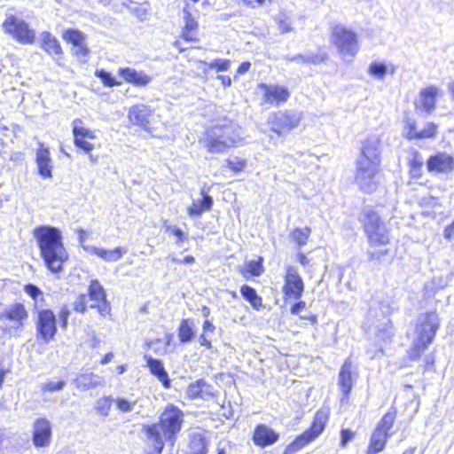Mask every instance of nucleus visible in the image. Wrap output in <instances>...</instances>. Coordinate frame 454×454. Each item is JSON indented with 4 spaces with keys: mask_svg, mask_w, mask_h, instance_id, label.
Returning <instances> with one entry per match:
<instances>
[{
    "mask_svg": "<svg viewBox=\"0 0 454 454\" xmlns=\"http://www.w3.org/2000/svg\"><path fill=\"white\" fill-rule=\"evenodd\" d=\"M257 89L262 91L261 105L262 106H282L289 100L291 96L287 86L278 83L260 82L257 84Z\"/></svg>",
    "mask_w": 454,
    "mask_h": 454,
    "instance_id": "obj_17",
    "label": "nucleus"
},
{
    "mask_svg": "<svg viewBox=\"0 0 454 454\" xmlns=\"http://www.w3.org/2000/svg\"><path fill=\"white\" fill-rule=\"evenodd\" d=\"M29 312L23 302L14 301L0 311L2 334L8 337H20L28 324Z\"/></svg>",
    "mask_w": 454,
    "mask_h": 454,
    "instance_id": "obj_9",
    "label": "nucleus"
},
{
    "mask_svg": "<svg viewBox=\"0 0 454 454\" xmlns=\"http://www.w3.org/2000/svg\"><path fill=\"white\" fill-rule=\"evenodd\" d=\"M184 422L183 411L173 403H168L159 417L157 423L144 425L142 431L145 434L147 454H161L164 441L174 446Z\"/></svg>",
    "mask_w": 454,
    "mask_h": 454,
    "instance_id": "obj_1",
    "label": "nucleus"
},
{
    "mask_svg": "<svg viewBox=\"0 0 454 454\" xmlns=\"http://www.w3.org/2000/svg\"><path fill=\"white\" fill-rule=\"evenodd\" d=\"M114 358V353L108 352L103 356V357L100 359L99 364H106L110 363Z\"/></svg>",
    "mask_w": 454,
    "mask_h": 454,
    "instance_id": "obj_64",
    "label": "nucleus"
},
{
    "mask_svg": "<svg viewBox=\"0 0 454 454\" xmlns=\"http://www.w3.org/2000/svg\"><path fill=\"white\" fill-rule=\"evenodd\" d=\"M276 22H277L279 31L282 34L289 33L293 29L292 22H291L290 19L285 14L279 15L276 19Z\"/></svg>",
    "mask_w": 454,
    "mask_h": 454,
    "instance_id": "obj_48",
    "label": "nucleus"
},
{
    "mask_svg": "<svg viewBox=\"0 0 454 454\" xmlns=\"http://www.w3.org/2000/svg\"><path fill=\"white\" fill-rule=\"evenodd\" d=\"M356 437V432L349 428H341L340 431V447L344 448L347 444L354 440Z\"/></svg>",
    "mask_w": 454,
    "mask_h": 454,
    "instance_id": "obj_49",
    "label": "nucleus"
},
{
    "mask_svg": "<svg viewBox=\"0 0 454 454\" xmlns=\"http://www.w3.org/2000/svg\"><path fill=\"white\" fill-rule=\"evenodd\" d=\"M396 417L397 411L394 407L385 412L370 436L365 454H378L385 450Z\"/></svg>",
    "mask_w": 454,
    "mask_h": 454,
    "instance_id": "obj_10",
    "label": "nucleus"
},
{
    "mask_svg": "<svg viewBox=\"0 0 454 454\" xmlns=\"http://www.w3.org/2000/svg\"><path fill=\"white\" fill-rule=\"evenodd\" d=\"M302 118L301 114L291 110L273 112L269 120L270 130L278 136H284L297 128Z\"/></svg>",
    "mask_w": 454,
    "mask_h": 454,
    "instance_id": "obj_13",
    "label": "nucleus"
},
{
    "mask_svg": "<svg viewBox=\"0 0 454 454\" xmlns=\"http://www.w3.org/2000/svg\"><path fill=\"white\" fill-rule=\"evenodd\" d=\"M2 27L4 33L21 44H33L35 42L34 29L15 15H8L3 21Z\"/></svg>",
    "mask_w": 454,
    "mask_h": 454,
    "instance_id": "obj_12",
    "label": "nucleus"
},
{
    "mask_svg": "<svg viewBox=\"0 0 454 454\" xmlns=\"http://www.w3.org/2000/svg\"><path fill=\"white\" fill-rule=\"evenodd\" d=\"M427 171L434 174H449L454 171V157L445 152H437L427 159Z\"/></svg>",
    "mask_w": 454,
    "mask_h": 454,
    "instance_id": "obj_24",
    "label": "nucleus"
},
{
    "mask_svg": "<svg viewBox=\"0 0 454 454\" xmlns=\"http://www.w3.org/2000/svg\"><path fill=\"white\" fill-rule=\"evenodd\" d=\"M62 38L72 45V54L77 59H85L90 51L86 43L85 35L74 28H67L62 34Z\"/></svg>",
    "mask_w": 454,
    "mask_h": 454,
    "instance_id": "obj_22",
    "label": "nucleus"
},
{
    "mask_svg": "<svg viewBox=\"0 0 454 454\" xmlns=\"http://www.w3.org/2000/svg\"><path fill=\"white\" fill-rule=\"evenodd\" d=\"M73 309L80 314L87 312L88 308L97 310L100 318L112 317V306L103 286L98 279L90 282L87 294H80L73 302Z\"/></svg>",
    "mask_w": 454,
    "mask_h": 454,
    "instance_id": "obj_7",
    "label": "nucleus"
},
{
    "mask_svg": "<svg viewBox=\"0 0 454 454\" xmlns=\"http://www.w3.org/2000/svg\"><path fill=\"white\" fill-rule=\"evenodd\" d=\"M72 126L74 145L76 148L90 155L95 148L99 147V144H96L95 142L97 140L95 131L86 128L81 119H74L72 122Z\"/></svg>",
    "mask_w": 454,
    "mask_h": 454,
    "instance_id": "obj_16",
    "label": "nucleus"
},
{
    "mask_svg": "<svg viewBox=\"0 0 454 454\" xmlns=\"http://www.w3.org/2000/svg\"><path fill=\"white\" fill-rule=\"evenodd\" d=\"M199 341H200V346H202L207 349L212 348V342L210 340L207 339V333L201 332V333L200 334V337H199Z\"/></svg>",
    "mask_w": 454,
    "mask_h": 454,
    "instance_id": "obj_60",
    "label": "nucleus"
},
{
    "mask_svg": "<svg viewBox=\"0 0 454 454\" xmlns=\"http://www.w3.org/2000/svg\"><path fill=\"white\" fill-rule=\"evenodd\" d=\"M296 301H297L294 302L290 308V312L293 315H298L306 307V303L304 301H301L300 299Z\"/></svg>",
    "mask_w": 454,
    "mask_h": 454,
    "instance_id": "obj_58",
    "label": "nucleus"
},
{
    "mask_svg": "<svg viewBox=\"0 0 454 454\" xmlns=\"http://www.w3.org/2000/svg\"><path fill=\"white\" fill-rule=\"evenodd\" d=\"M331 37L341 55L354 56L358 51V36L352 29L336 24L331 29Z\"/></svg>",
    "mask_w": 454,
    "mask_h": 454,
    "instance_id": "obj_11",
    "label": "nucleus"
},
{
    "mask_svg": "<svg viewBox=\"0 0 454 454\" xmlns=\"http://www.w3.org/2000/svg\"><path fill=\"white\" fill-rule=\"evenodd\" d=\"M36 336L45 343L55 339L58 333L57 317L51 309H41L35 317Z\"/></svg>",
    "mask_w": 454,
    "mask_h": 454,
    "instance_id": "obj_15",
    "label": "nucleus"
},
{
    "mask_svg": "<svg viewBox=\"0 0 454 454\" xmlns=\"http://www.w3.org/2000/svg\"><path fill=\"white\" fill-rule=\"evenodd\" d=\"M418 361H419V359ZM420 361H421L420 367L422 369L423 373L435 371V364H436L435 352H430L426 355H424V353H423L421 356Z\"/></svg>",
    "mask_w": 454,
    "mask_h": 454,
    "instance_id": "obj_43",
    "label": "nucleus"
},
{
    "mask_svg": "<svg viewBox=\"0 0 454 454\" xmlns=\"http://www.w3.org/2000/svg\"><path fill=\"white\" fill-rule=\"evenodd\" d=\"M237 2L242 4L247 8L255 9L261 6H263L268 4L273 3L275 0H236Z\"/></svg>",
    "mask_w": 454,
    "mask_h": 454,
    "instance_id": "obj_54",
    "label": "nucleus"
},
{
    "mask_svg": "<svg viewBox=\"0 0 454 454\" xmlns=\"http://www.w3.org/2000/svg\"><path fill=\"white\" fill-rule=\"evenodd\" d=\"M184 24L178 37L174 41L173 45L179 52H184L187 48L183 47V42L192 44L200 42L199 23L192 17L189 11H184Z\"/></svg>",
    "mask_w": 454,
    "mask_h": 454,
    "instance_id": "obj_18",
    "label": "nucleus"
},
{
    "mask_svg": "<svg viewBox=\"0 0 454 454\" xmlns=\"http://www.w3.org/2000/svg\"><path fill=\"white\" fill-rule=\"evenodd\" d=\"M52 439V426L45 417L35 419L32 425V442L35 447L43 448L51 444Z\"/></svg>",
    "mask_w": 454,
    "mask_h": 454,
    "instance_id": "obj_21",
    "label": "nucleus"
},
{
    "mask_svg": "<svg viewBox=\"0 0 454 454\" xmlns=\"http://www.w3.org/2000/svg\"><path fill=\"white\" fill-rule=\"evenodd\" d=\"M438 135V125L434 121H428L422 129H418L416 121L407 119L404 121V138L409 141H419L434 139Z\"/></svg>",
    "mask_w": 454,
    "mask_h": 454,
    "instance_id": "obj_20",
    "label": "nucleus"
},
{
    "mask_svg": "<svg viewBox=\"0 0 454 454\" xmlns=\"http://www.w3.org/2000/svg\"><path fill=\"white\" fill-rule=\"evenodd\" d=\"M251 68V63L249 61L241 62L236 69L237 75H243L247 74Z\"/></svg>",
    "mask_w": 454,
    "mask_h": 454,
    "instance_id": "obj_59",
    "label": "nucleus"
},
{
    "mask_svg": "<svg viewBox=\"0 0 454 454\" xmlns=\"http://www.w3.org/2000/svg\"><path fill=\"white\" fill-rule=\"evenodd\" d=\"M115 403L117 408L122 412L130 411L136 404L135 402H129L124 398H117Z\"/></svg>",
    "mask_w": 454,
    "mask_h": 454,
    "instance_id": "obj_55",
    "label": "nucleus"
},
{
    "mask_svg": "<svg viewBox=\"0 0 454 454\" xmlns=\"http://www.w3.org/2000/svg\"><path fill=\"white\" fill-rule=\"evenodd\" d=\"M91 253L105 262H113L120 260L126 253L125 247H115L114 249H104L100 247H93Z\"/></svg>",
    "mask_w": 454,
    "mask_h": 454,
    "instance_id": "obj_37",
    "label": "nucleus"
},
{
    "mask_svg": "<svg viewBox=\"0 0 454 454\" xmlns=\"http://www.w3.org/2000/svg\"><path fill=\"white\" fill-rule=\"evenodd\" d=\"M215 330V326L210 320H205L202 324V332L205 333H213Z\"/></svg>",
    "mask_w": 454,
    "mask_h": 454,
    "instance_id": "obj_61",
    "label": "nucleus"
},
{
    "mask_svg": "<svg viewBox=\"0 0 454 454\" xmlns=\"http://www.w3.org/2000/svg\"><path fill=\"white\" fill-rule=\"evenodd\" d=\"M440 95L441 90L436 86L429 85L421 89L419 91V99L415 103V108L431 114L436 107L437 97Z\"/></svg>",
    "mask_w": 454,
    "mask_h": 454,
    "instance_id": "obj_26",
    "label": "nucleus"
},
{
    "mask_svg": "<svg viewBox=\"0 0 454 454\" xmlns=\"http://www.w3.org/2000/svg\"><path fill=\"white\" fill-rule=\"evenodd\" d=\"M64 386H65V381L63 380H58L55 382L50 381V382L44 383L42 386L41 390L43 393H48V392L51 393V392H55V391H59V390L62 389Z\"/></svg>",
    "mask_w": 454,
    "mask_h": 454,
    "instance_id": "obj_52",
    "label": "nucleus"
},
{
    "mask_svg": "<svg viewBox=\"0 0 454 454\" xmlns=\"http://www.w3.org/2000/svg\"><path fill=\"white\" fill-rule=\"evenodd\" d=\"M35 161L36 164L37 174L43 179H51L52 177L53 163L50 150L43 143L38 144L35 151Z\"/></svg>",
    "mask_w": 454,
    "mask_h": 454,
    "instance_id": "obj_25",
    "label": "nucleus"
},
{
    "mask_svg": "<svg viewBox=\"0 0 454 454\" xmlns=\"http://www.w3.org/2000/svg\"><path fill=\"white\" fill-rule=\"evenodd\" d=\"M41 49L54 59H60L64 54L59 41L50 32L44 31L41 34Z\"/></svg>",
    "mask_w": 454,
    "mask_h": 454,
    "instance_id": "obj_29",
    "label": "nucleus"
},
{
    "mask_svg": "<svg viewBox=\"0 0 454 454\" xmlns=\"http://www.w3.org/2000/svg\"><path fill=\"white\" fill-rule=\"evenodd\" d=\"M24 292L36 303L43 301V293L34 284H26L23 287Z\"/></svg>",
    "mask_w": 454,
    "mask_h": 454,
    "instance_id": "obj_44",
    "label": "nucleus"
},
{
    "mask_svg": "<svg viewBox=\"0 0 454 454\" xmlns=\"http://www.w3.org/2000/svg\"><path fill=\"white\" fill-rule=\"evenodd\" d=\"M210 441L203 432H192L189 434L185 454H207Z\"/></svg>",
    "mask_w": 454,
    "mask_h": 454,
    "instance_id": "obj_30",
    "label": "nucleus"
},
{
    "mask_svg": "<svg viewBox=\"0 0 454 454\" xmlns=\"http://www.w3.org/2000/svg\"><path fill=\"white\" fill-rule=\"evenodd\" d=\"M119 75L128 83L135 87H145L148 85L152 77L144 71H137L132 67H120L118 69Z\"/></svg>",
    "mask_w": 454,
    "mask_h": 454,
    "instance_id": "obj_28",
    "label": "nucleus"
},
{
    "mask_svg": "<svg viewBox=\"0 0 454 454\" xmlns=\"http://www.w3.org/2000/svg\"><path fill=\"white\" fill-rule=\"evenodd\" d=\"M226 165L232 172L239 173L246 168L247 160L240 158H236L234 160H227Z\"/></svg>",
    "mask_w": 454,
    "mask_h": 454,
    "instance_id": "obj_50",
    "label": "nucleus"
},
{
    "mask_svg": "<svg viewBox=\"0 0 454 454\" xmlns=\"http://www.w3.org/2000/svg\"><path fill=\"white\" fill-rule=\"evenodd\" d=\"M186 395L190 400L207 399L215 395L212 386L203 379H200L188 385Z\"/></svg>",
    "mask_w": 454,
    "mask_h": 454,
    "instance_id": "obj_31",
    "label": "nucleus"
},
{
    "mask_svg": "<svg viewBox=\"0 0 454 454\" xmlns=\"http://www.w3.org/2000/svg\"><path fill=\"white\" fill-rule=\"evenodd\" d=\"M14 137V129H11L5 125H0V152L12 144Z\"/></svg>",
    "mask_w": 454,
    "mask_h": 454,
    "instance_id": "obj_42",
    "label": "nucleus"
},
{
    "mask_svg": "<svg viewBox=\"0 0 454 454\" xmlns=\"http://www.w3.org/2000/svg\"><path fill=\"white\" fill-rule=\"evenodd\" d=\"M111 405V397H102L98 401L97 410L100 414L106 416L110 411Z\"/></svg>",
    "mask_w": 454,
    "mask_h": 454,
    "instance_id": "obj_53",
    "label": "nucleus"
},
{
    "mask_svg": "<svg viewBox=\"0 0 454 454\" xmlns=\"http://www.w3.org/2000/svg\"><path fill=\"white\" fill-rule=\"evenodd\" d=\"M279 438L280 434L264 423L256 424L251 434L253 443L261 449L274 445Z\"/></svg>",
    "mask_w": 454,
    "mask_h": 454,
    "instance_id": "obj_23",
    "label": "nucleus"
},
{
    "mask_svg": "<svg viewBox=\"0 0 454 454\" xmlns=\"http://www.w3.org/2000/svg\"><path fill=\"white\" fill-rule=\"evenodd\" d=\"M145 361L150 372L157 377V379L162 383L165 388H169L171 386L170 380L161 361L156 358H153L150 356H145Z\"/></svg>",
    "mask_w": 454,
    "mask_h": 454,
    "instance_id": "obj_34",
    "label": "nucleus"
},
{
    "mask_svg": "<svg viewBox=\"0 0 454 454\" xmlns=\"http://www.w3.org/2000/svg\"><path fill=\"white\" fill-rule=\"evenodd\" d=\"M167 230L170 231L171 233L176 238V243H182L187 239V235L178 227L168 226Z\"/></svg>",
    "mask_w": 454,
    "mask_h": 454,
    "instance_id": "obj_57",
    "label": "nucleus"
},
{
    "mask_svg": "<svg viewBox=\"0 0 454 454\" xmlns=\"http://www.w3.org/2000/svg\"><path fill=\"white\" fill-rule=\"evenodd\" d=\"M378 143L366 140L357 160L355 180L364 193L371 194L377 188L376 176L380 171Z\"/></svg>",
    "mask_w": 454,
    "mask_h": 454,
    "instance_id": "obj_5",
    "label": "nucleus"
},
{
    "mask_svg": "<svg viewBox=\"0 0 454 454\" xmlns=\"http://www.w3.org/2000/svg\"><path fill=\"white\" fill-rule=\"evenodd\" d=\"M369 73L377 78H382L387 73V67L383 63L373 62L369 66Z\"/></svg>",
    "mask_w": 454,
    "mask_h": 454,
    "instance_id": "obj_47",
    "label": "nucleus"
},
{
    "mask_svg": "<svg viewBox=\"0 0 454 454\" xmlns=\"http://www.w3.org/2000/svg\"><path fill=\"white\" fill-rule=\"evenodd\" d=\"M441 320L435 309L426 311L419 315L415 323V339L407 351L410 361H417L434 341L440 328Z\"/></svg>",
    "mask_w": 454,
    "mask_h": 454,
    "instance_id": "obj_6",
    "label": "nucleus"
},
{
    "mask_svg": "<svg viewBox=\"0 0 454 454\" xmlns=\"http://www.w3.org/2000/svg\"><path fill=\"white\" fill-rule=\"evenodd\" d=\"M411 158L408 160V175L410 179L418 180L423 176L424 161L421 153L417 149L410 151Z\"/></svg>",
    "mask_w": 454,
    "mask_h": 454,
    "instance_id": "obj_33",
    "label": "nucleus"
},
{
    "mask_svg": "<svg viewBox=\"0 0 454 454\" xmlns=\"http://www.w3.org/2000/svg\"><path fill=\"white\" fill-rule=\"evenodd\" d=\"M304 282L297 271V269L289 265L284 275L282 292L286 300H299L304 293Z\"/></svg>",
    "mask_w": 454,
    "mask_h": 454,
    "instance_id": "obj_19",
    "label": "nucleus"
},
{
    "mask_svg": "<svg viewBox=\"0 0 454 454\" xmlns=\"http://www.w3.org/2000/svg\"><path fill=\"white\" fill-rule=\"evenodd\" d=\"M331 416V409L323 405L316 411L306 430L298 434L284 449L282 454H294L315 441L325 431Z\"/></svg>",
    "mask_w": 454,
    "mask_h": 454,
    "instance_id": "obj_8",
    "label": "nucleus"
},
{
    "mask_svg": "<svg viewBox=\"0 0 454 454\" xmlns=\"http://www.w3.org/2000/svg\"><path fill=\"white\" fill-rule=\"evenodd\" d=\"M444 237L447 239H450L451 238L454 237V221L450 224H449L445 227Z\"/></svg>",
    "mask_w": 454,
    "mask_h": 454,
    "instance_id": "obj_63",
    "label": "nucleus"
},
{
    "mask_svg": "<svg viewBox=\"0 0 454 454\" xmlns=\"http://www.w3.org/2000/svg\"><path fill=\"white\" fill-rule=\"evenodd\" d=\"M295 261L303 268L311 265L309 257L302 251H298L295 254Z\"/></svg>",
    "mask_w": 454,
    "mask_h": 454,
    "instance_id": "obj_56",
    "label": "nucleus"
},
{
    "mask_svg": "<svg viewBox=\"0 0 454 454\" xmlns=\"http://www.w3.org/2000/svg\"><path fill=\"white\" fill-rule=\"evenodd\" d=\"M95 76L99 78L103 85L108 88L118 87L122 84L121 81L117 80L111 73L104 69H97Z\"/></svg>",
    "mask_w": 454,
    "mask_h": 454,
    "instance_id": "obj_41",
    "label": "nucleus"
},
{
    "mask_svg": "<svg viewBox=\"0 0 454 454\" xmlns=\"http://www.w3.org/2000/svg\"><path fill=\"white\" fill-rule=\"evenodd\" d=\"M202 198L200 200H193L187 207V214L191 217L200 216L202 213L210 211L213 207V199L207 192L200 190Z\"/></svg>",
    "mask_w": 454,
    "mask_h": 454,
    "instance_id": "obj_32",
    "label": "nucleus"
},
{
    "mask_svg": "<svg viewBox=\"0 0 454 454\" xmlns=\"http://www.w3.org/2000/svg\"><path fill=\"white\" fill-rule=\"evenodd\" d=\"M240 294L254 310H260L262 308V298L254 287L248 285H242L240 286Z\"/></svg>",
    "mask_w": 454,
    "mask_h": 454,
    "instance_id": "obj_40",
    "label": "nucleus"
},
{
    "mask_svg": "<svg viewBox=\"0 0 454 454\" xmlns=\"http://www.w3.org/2000/svg\"><path fill=\"white\" fill-rule=\"evenodd\" d=\"M263 262V257L259 256L254 261L245 262L244 266L240 268L239 271L247 279L251 277H259L264 272Z\"/></svg>",
    "mask_w": 454,
    "mask_h": 454,
    "instance_id": "obj_36",
    "label": "nucleus"
},
{
    "mask_svg": "<svg viewBox=\"0 0 454 454\" xmlns=\"http://www.w3.org/2000/svg\"><path fill=\"white\" fill-rule=\"evenodd\" d=\"M128 121L131 126L139 129L151 132L153 125L158 121L159 115L154 110L145 104H135L128 111Z\"/></svg>",
    "mask_w": 454,
    "mask_h": 454,
    "instance_id": "obj_14",
    "label": "nucleus"
},
{
    "mask_svg": "<svg viewBox=\"0 0 454 454\" xmlns=\"http://www.w3.org/2000/svg\"><path fill=\"white\" fill-rule=\"evenodd\" d=\"M101 378L94 372L80 373L75 380V385L82 390H88L101 385Z\"/></svg>",
    "mask_w": 454,
    "mask_h": 454,
    "instance_id": "obj_38",
    "label": "nucleus"
},
{
    "mask_svg": "<svg viewBox=\"0 0 454 454\" xmlns=\"http://www.w3.org/2000/svg\"><path fill=\"white\" fill-rule=\"evenodd\" d=\"M216 78L218 81H220L221 84L225 88H228L231 85L232 80L230 75L219 74L217 75Z\"/></svg>",
    "mask_w": 454,
    "mask_h": 454,
    "instance_id": "obj_62",
    "label": "nucleus"
},
{
    "mask_svg": "<svg viewBox=\"0 0 454 454\" xmlns=\"http://www.w3.org/2000/svg\"><path fill=\"white\" fill-rule=\"evenodd\" d=\"M240 140L238 126L223 117L205 129L200 143L208 153L220 154L236 147Z\"/></svg>",
    "mask_w": 454,
    "mask_h": 454,
    "instance_id": "obj_4",
    "label": "nucleus"
},
{
    "mask_svg": "<svg viewBox=\"0 0 454 454\" xmlns=\"http://www.w3.org/2000/svg\"><path fill=\"white\" fill-rule=\"evenodd\" d=\"M360 222L368 246L372 248L367 254L368 260L376 265L382 263L384 258L390 254L387 247L392 239L389 227L374 208L363 210Z\"/></svg>",
    "mask_w": 454,
    "mask_h": 454,
    "instance_id": "obj_2",
    "label": "nucleus"
},
{
    "mask_svg": "<svg viewBox=\"0 0 454 454\" xmlns=\"http://www.w3.org/2000/svg\"><path fill=\"white\" fill-rule=\"evenodd\" d=\"M328 59V55L325 51H320L315 54L308 55L302 58V63L318 65L325 62Z\"/></svg>",
    "mask_w": 454,
    "mask_h": 454,
    "instance_id": "obj_46",
    "label": "nucleus"
},
{
    "mask_svg": "<svg viewBox=\"0 0 454 454\" xmlns=\"http://www.w3.org/2000/svg\"><path fill=\"white\" fill-rule=\"evenodd\" d=\"M34 237L46 268L54 274L61 272L68 254L59 230L52 226H38L34 230Z\"/></svg>",
    "mask_w": 454,
    "mask_h": 454,
    "instance_id": "obj_3",
    "label": "nucleus"
},
{
    "mask_svg": "<svg viewBox=\"0 0 454 454\" xmlns=\"http://www.w3.org/2000/svg\"><path fill=\"white\" fill-rule=\"evenodd\" d=\"M231 63V60L227 59H215L207 64V68L217 73L224 72L230 69Z\"/></svg>",
    "mask_w": 454,
    "mask_h": 454,
    "instance_id": "obj_45",
    "label": "nucleus"
},
{
    "mask_svg": "<svg viewBox=\"0 0 454 454\" xmlns=\"http://www.w3.org/2000/svg\"><path fill=\"white\" fill-rule=\"evenodd\" d=\"M312 230L309 226L294 227L289 232L290 240L298 247L308 244Z\"/></svg>",
    "mask_w": 454,
    "mask_h": 454,
    "instance_id": "obj_39",
    "label": "nucleus"
},
{
    "mask_svg": "<svg viewBox=\"0 0 454 454\" xmlns=\"http://www.w3.org/2000/svg\"><path fill=\"white\" fill-rule=\"evenodd\" d=\"M70 314H71V311L67 305H63L60 307L58 316H59L60 327L64 330L67 329V327Z\"/></svg>",
    "mask_w": 454,
    "mask_h": 454,
    "instance_id": "obj_51",
    "label": "nucleus"
},
{
    "mask_svg": "<svg viewBox=\"0 0 454 454\" xmlns=\"http://www.w3.org/2000/svg\"><path fill=\"white\" fill-rule=\"evenodd\" d=\"M338 385L342 395V399L348 401L353 387L352 362L350 359H346L340 367Z\"/></svg>",
    "mask_w": 454,
    "mask_h": 454,
    "instance_id": "obj_27",
    "label": "nucleus"
},
{
    "mask_svg": "<svg viewBox=\"0 0 454 454\" xmlns=\"http://www.w3.org/2000/svg\"><path fill=\"white\" fill-rule=\"evenodd\" d=\"M177 336L180 343L191 342L195 337L194 323L192 318L181 319L177 327Z\"/></svg>",
    "mask_w": 454,
    "mask_h": 454,
    "instance_id": "obj_35",
    "label": "nucleus"
}]
</instances>
